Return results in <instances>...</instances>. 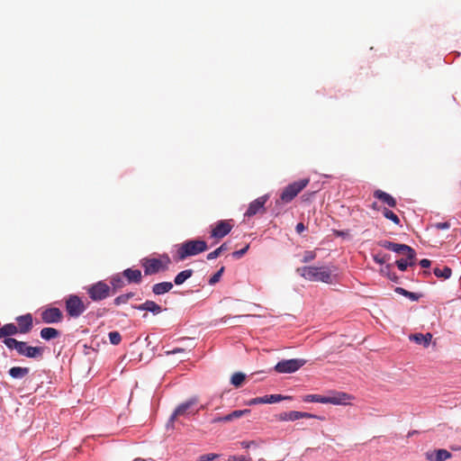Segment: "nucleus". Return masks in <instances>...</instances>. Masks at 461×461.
<instances>
[{
    "instance_id": "nucleus-7",
    "label": "nucleus",
    "mask_w": 461,
    "mask_h": 461,
    "mask_svg": "<svg viewBox=\"0 0 461 461\" xmlns=\"http://www.w3.org/2000/svg\"><path fill=\"white\" fill-rule=\"evenodd\" d=\"M306 364V360L303 358L283 359L276 363L274 370L279 374H292L298 371Z\"/></svg>"
},
{
    "instance_id": "nucleus-29",
    "label": "nucleus",
    "mask_w": 461,
    "mask_h": 461,
    "mask_svg": "<svg viewBox=\"0 0 461 461\" xmlns=\"http://www.w3.org/2000/svg\"><path fill=\"white\" fill-rule=\"evenodd\" d=\"M29 373V369L27 367H20V366H14L10 368L9 375L13 378H23Z\"/></svg>"
},
{
    "instance_id": "nucleus-33",
    "label": "nucleus",
    "mask_w": 461,
    "mask_h": 461,
    "mask_svg": "<svg viewBox=\"0 0 461 461\" xmlns=\"http://www.w3.org/2000/svg\"><path fill=\"white\" fill-rule=\"evenodd\" d=\"M134 295H135V294L132 292L120 294L117 297H115V299L113 300V304L116 306H119L121 304H125L128 303V301L130 299L133 298Z\"/></svg>"
},
{
    "instance_id": "nucleus-51",
    "label": "nucleus",
    "mask_w": 461,
    "mask_h": 461,
    "mask_svg": "<svg viewBox=\"0 0 461 461\" xmlns=\"http://www.w3.org/2000/svg\"><path fill=\"white\" fill-rule=\"evenodd\" d=\"M434 227L437 230H448L450 228V223L448 221L437 222L434 224Z\"/></svg>"
},
{
    "instance_id": "nucleus-42",
    "label": "nucleus",
    "mask_w": 461,
    "mask_h": 461,
    "mask_svg": "<svg viewBox=\"0 0 461 461\" xmlns=\"http://www.w3.org/2000/svg\"><path fill=\"white\" fill-rule=\"evenodd\" d=\"M249 244H247L244 248L239 249V250H235L231 253V256L233 258L235 259H239L240 258H242L249 250Z\"/></svg>"
},
{
    "instance_id": "nucleus-54",
    "label": "nucleus",
    "mask_w": 461,
    "mask_h": 461,
    "mask_svg": "<svg viewBox=\"0 0 461 461\" xmlns=\"http://www.w3.org/2000/svg\"><path fill=\"white\" fill-rule=\"evenodd\" d=\"M394 292L398 294H401V295L406 297V294H408L409 291L402 287L397 286L394 288Z\"/></svg>"
},
{
    "instance_id": "nucleus-8",
    "label": "nucleus",
    "mask_w": 461,
    "mask_h": 461,
    "mask_svg": "<svg viewBox=\"0 0 461 461\" xmlns=\"http://www.w3.org/2000/svg\"><path fill=\"white\" fill-rule=\"evenodd\" d=\"M141 267H143L145 276H152L167 270V264H163V261L157 258H142Z\"/></svg>"
},
{
    "instance_id": "nucleus-62",
    "label": "nucleus",
    "mask_w": 461,
    "mask_h": 461,
    "mask_svg": "<svg viewBox=\"0 0 461 461\" xmlns=\"http://www.w3.org/2000/svg\"><path fill=\"white\" fill-rule=\"evenodd\" d=\"M25 396V394H21V398H24Z\"/></svg>"
},
{
    "instance_id": "nucleus-12",
    "label": "nucleus",
    "mask_w": 461,
    "mask_h": 461,
    "mask_svg": "<svg viewBox=\"0 0 461 461\" xmlns=\"http://www.w3.org/2000/svg\"><path fill=\"white\" fill-rule=\"evenodd\" d=\"M283 400H292L291 396H284L282 394H267L261 397H256L249 401V405H255L258 403L272 404L279 402Z\"/></svg>"
},
{
    "instance_id": "nucleus-6",
    "label": "nucleus",
    "mask_w": 461,
    "mask_h": 461,
    "mask_svg": "<svg viewBox=\"0 0 461 461\" xmlns=\"http://www.w3.org/2000/svg\"><path fill=\"white\" fill-rule=\"evenodd\" d=\"M378 245L396 254H403L407 256V259H416V251L409 245L395 243L387 240L378 241Z\"/></svg>"
},
{
    "instance_id": "nucleus-4",
    "label": "nucleus",
    "mask_w": 461,
    "mask_h": 461,
    "mask_svg": "<svg viewBox=\"0 0 461 461\" xmlns=\"http://www.w3.org/2000/svg\"><path fill=\"white\" fill-rule=\"evenodd\" d=\"M309 182V178H303L286 185L280 194L281 202L285 203L292 202L297 194L308 185Z\"/></svg>"
},
{
    "instance_id": "nucleus-37",
    "label": "nucleus",
    "mask_w": 461,
    "mask_h": 461,
    "mask_svg": "<svg viewBox=\"0 0 461 461\" xmlns=\"http://www.w3.org/2000/svg\"><path fill=\"white\" fill-rule=\"evenodd\" d=\"M22 332H27L29 330V314L17 318Z\"/></svg>"
},
{
    "instance_id": "nucleus-5",
    "label": "nucleus",
    "mask_w": 461,
    "mask_h": 461,
    "mask_svg": "<svg viewBox=\"0 0 461 461\" xmlns=\"http://www.w3.org/2000/svg\"><path fill=\"white\" fill-rule=\"evenodd\" d=\"M65 308L67 314L70 318H78L86 310L82 299L77 294H69L65 300Z\"/></svg>"
},
{
    "instance_id": "nucleus-53",
    "label": "nucleus",
    "mask_w": 461,
    "mask_h": 461,
    "mask_svg": "<svg viewBox=\"0 0 461 461\" xmlns=\"http://www.w3.org/2000/svg\"><path fill=\"white\" fill-rule=\"evenodd\" d=\"M419 264L422 268H428L430 267L431 261L428 258H423L420 260Z\"/></svg>"
},
{
    "instance_id": "nucleus-3",
    "label": "nucleus",
    "mask_w": 461,
    "mask_h": 461,
    "mask_svg": "<svg viewBox=\"0 0 461 461\" xmlns=\"http://www.w3.org/2000/svg\"><path fill=\"white\" fill-rule=\"evenodd\" d=\"M86 291L93 302H100L112 295L111 287L103 280L86 286Z\"/></svg>"
},
{
    "instance_id": "nucleus-52",
    "label": "nucleus",
    "mask_w": 461,
    "mask_h": 461,
    "mask_svg": "<svg viewBox=\"0 0 461 461\" xmlns=\"http://www.w3.org/2000/svg\"><path fill=\"white\" fill-rule=\"evenodd\" d=\"M132 308L137 311L147 312V300L141 304L132 305Z\"/></svg>"
},
{
    "instance_id": "nucleus-30",
    "label": "nucleus",
    "mask_w": 461,
    "mask_h": 461,
    "mask_svg": "<svg viewBox=\"0 0 461 461\" xmlns=\"http://www.w3.org/2000/svg\"><path fill=\"white\" fill-rule=\"evenodd\" d=\"M229 249V246L227 244V242H223L219 248H217L216 249H214L213 251L210 252L209 254H207L206 256V258L208 260H212V259H215L217 258L222 252L226 251Z\"/></svg>"
},
{
    "instance_id": "nucleus-61",
    "label": "nucleus",
    "mask_w": 461,
    "mask_h": 461,
    "mask_svg": "<svg viewBox=\"0 0 461 461\" xmlns=\"http://www.w3.org/2000/svg\"><path fill=\"white\" fill-rule=\"evenodd\" d=\"M134 461H143L140 458H136Z\"/></svg>"
},
{
    "instance_id": "nucleus-25",
    "label": "nucleus",
    "mask_w": 461,
    "mask_h": 461,
    "mask_svg": "<svg viewBox=\"0 0 461 461\" xmlns=\"http://www.w3.org/2000/svg\"><path fill=\"white\" fill-rule=\"evenodd\" d=\"M301 419L300 411H291L282 412L278 416V420L281 421H295Z\"/></svg>"
},
{
    "instance_id": "nucleus-55",
    "label": "nucleus",
    "mask_w": 461,
    "mask_h": 461,
    "mask_svg": "<svg viewBox=\"0 0 461 461\" xmlns=\"http://www.w3.org/2000/svg\"><path fill=\"white\" fill-rule=\"evenodd\" d=\"M163 261V264H167V267H168V265L170 264L171 260L167 254H163L160 256V258Z\"/></svg>"
},
{
    "instance_id": "nucleus-10",
    "label": "nucleus",
    "mask_w": 461,
    "mask_h": 461,
    "mask_svg": "<svg viewBox=\"0 0 461 461\" xmlns=\"http://www.w3.org/2000/svg\"><path fill=\"white\" fill-rule=\"evenodd\" d=\"M41 321L45 324H57L63 321V312L58 307H47L41 312Z\"/></svg>"
},
{
    "instance_id": "nucleus-44",
    "label": "nucleus",
    "mask_w": 461,
    "mask_h": 461,
    "mask_svg": "<svg viewBox=\"0 0 461 461\" xmlns=\"http://www.w3.org/2000/svg\"><path fill=\"white\" fill-rule=\"evenodd\" d=\"M316 255L312 250H306L303 254L302 262L308 263L315 258Z\"/></svg>"
},
{
    "instance_id": "nucleus-46",
    "label": "nucleus",
    "mask_w": 461,
    "mask_h": 461,
    "mask_svg": "<svg viewBox=\"0 0 461 461\" xmlns=\"http://www.w3.org/2000/svg\"><path fill=\"white\" fill-rule=\"evenodd\" d=\"M228 461H251V457L249 456H229Z\"/></svg>"
},
{
    "instance_id": "nucleus-39",
    "label": "nucleus",
    "mask_w": 461,
    "mask_h": 461,
    "mask_svg": "<svg viewBox=\"0 0 461 461\" xmlns=\"http://www.w3.org/2000/svg\"><path fill=\"white\" fill-rule=\"evenodd\" d=\"M391 258V255L389 254H381L377 253L375 255H373V260L378 264V265H384L387 260H389Z\"/></svg>"
},
{
    "instance_id": "nucleus-35",
    "label": "nucleus",
    "mask_w": 461,
    "mask_h": 461,
    "mask_svg": "<svg viewBox=\"0 0 461 461\" xmlns=\"http://www.w3.org/2000/svg\"><path fill=\"white\" fill-rule=\"evenodd\" d=\"M383 215L384 218L392 221L396 225H399L401 222L400 218L393 211H391L387 208H384Z\"/></svg>"
},
{
    "instance_id": "nucleus-32",
    "label": "nucleus",
    "mask_w": 461,
    "mask_h": 461,
    "mask_svg": "<svg viewBox=\"0 0 461 461\" xmlns=\"http://www.w3.org/2000/svg\"><path fill=\"white\" fill-rule=\"evenodd\" d=\"M304 402H320L326 403L327 396L321 394H307L303 397Z\"/></svg>"
},
{
    "instance_id": "nucleus-20",
    "label": "nucleus",
    "mask_w": 461,
    "mask_h": 461,
    "mask_svg": "<svg viewBox=\"0 0 461 461\" xmlns=\"http://www.w3.org/2000/svg\"><path fill=\"white\" fill-rule=\"evenodd\" d=\"M197 402L196 398H191L182 403H180L176 409V414L186 415L189 414V410Z\"/></svg>"
},
{
    "instance_id": "nucleus-40",
    "label": "nucleus",
    "mask_w": 461,
    "mask_h": 461,
    "mask_svg": "<svg viewBox=\"0 0 461 461\" xmlns=\"http://www.w3.org/2000/svg\"><path fill=\"white\" fill-rule=\"evenodd\" d=\"M108 338H109V340H110V343L112 345H118L120 344L121 340H122V336L121 334L118 332V331H110L108 333Z\"/></svg>"
},
{
    "instance_id": "nucleus-41",
    "label": "nucleus",
    "mask_w": 461,
    "mask_h": 461,
    "mask_svg": "<svg viewBox=\"0 0 461 461\" xmlns=\"http://www.w3.org/2000/svg\"><path fill=\"white\" fill-rule=\"evenodd\" d=\"M220 457L219 454L210 453L204 454L198 457L197 461H215Z\"/></svg>"
},
{
    "instance_id": "nucleus-2",
    "label": "nucleus",
    "mask_w": 461,
    "mask_h": 461,
    "mask_svg": "<svg viewBox=\"0 0 461 461\" xmlns=\"http://www.w3.org/2000/svg\"><path fill=\"white\" fill-rule=\"evenodd\" d=\"M296 272L309 281L322 282L325 284H331L333 281L332 273L329 267H298Z\"/></svg>"
},
{
    "instance_id": "nucleus-27",
    "label": "nucleus",
    "mask_w": 461,
    "mask_h": 461,
    "mask_svg": "<svg viewBox=\"0 0 461 461\" xmlns=\"http://www.w3.org/2000/svg\"><path fill=\"white\" fill-rule=\"evenodd\" d=\"M434 275L438 278L448 279L451 276L452 269L449 267H435L433 269Z\"/></svg>"
},
{
    "instance_id": "nucleus-28",
    "label": "nucleus",
    "mask_w": 461,
    "mask_h": 461,
    "mask_svg": "<svg viewBox=\"0 0 461 461\" xmlns=\"http://www.w3.org/2000/svg\"><path fill=\"white\" fill-rule=\"evenodd\" d=\"M246 377H247V375L244 373L236 372L230 377V384L233 386L239 388L243 384V383L246 380Z\"/></svg>"
},
{
    "instance_id": "nucleus-16",
    "label": "nucleus",
    "mask_w": 461,
    "mask_h": 461,
    "mask_svg": "<svg viewBox=\"0 0 461 461\" xmlns=\"http://www.w3.org/2000/svg\"><path fill=\"white\" fill-rule=\"evenodd\" d=\"M426 459L429 461H445L452 456V454L444 448H438L433 452H427Z\"/></svg>"
},
{
    "instance_id": "nucleus-1",
    "label": "nucleus",
    "mask_w": 461,
    "mask_h": 461,
    "mask_svg": "<svg viewBox=\"0 0 461 461\" xmlns=\"http://www.w3.org/2000/svg\"><path fill=\"white\" fill-rule=\"evenodd\" d=\"M176 248L177 259L183 261L189 257H194L204 252L207 250L208 246L206 241L203 240L191 239L176 245Z\"/></svg>"
},
{
    "instance_id": "nucleus-26",
    "label": "nucleus",
    "mask_w": 461,
    "mask_h": 461,
    "mask_svg": "<svg viewBox=\"0 0 461 461\" xmlns=\"http://www.w3.org/2000/svg\"><path fill=\"white\" fill-rule=\"evenodd\" d=\"M392 265L387 264L381 269V274L385 276L389 280L395 284L400 283V277L393 272H392Z\"/></svg>"
},
{
    "instance_id": "nucleus-48",
    "label": "nucleus",
    "mask_w": 461,
    "mask_h": 461,
    "mask_svg": "<svg viewBox=\"0 0 461 461\" xmlns=\"http://www.w3.org/2000/svg\"><path fill=\"white\" fill-rule=\"evenodd\" d=\"M421 296H422L421 294L413 293V292H410V291L408 292V294H406V298L410 299L412 302L419 301L421 298Z\"/></svg>"
},
{
    "instance_id": "nucleus-15",
    "label": "nucleus",
    "mask_w": 461,
    "mask_h": 461,
    "mask_svg": "<svg viewBox=\"0 0 461 461\" xmlns=\"http://www.w3.org/2000/svg\"><path fill=\"white\" fill-rule=\"evenodd\" d=\"M122 276L126 279L128 284H140L142 280L141 271L135 268H126L122 272Z\"/></svg>"
},
{
    "instance_id": "nucleus-9",
    "label": "nucleus",
    "mask_w": 461,
    "mask_h": 461,
    "mask_svg": "<svg viewBox=\"0 0 461 461\" xmlns=\"http://www.w3.org/2000/svg\"><path fill=\"white\" fill-rule=\"evenodd\" d=\"M232 230L230 221L220 220L211 225L210 236L215 240H221L227 236Z\"/></svg>"
},
{
    "instance_id": "nucleus-11",
    "label": "nucleus",
    "mask_w": 461,
    "mask_h": 461,
    "mask_svg": "<svg viewBox=\"0 0 461 461\" xmlns=\"http://www.w3.org/2000/svg\"><path fill=\"white\" fill-rule=\"evenodd\" d=\"M270 197L269 194H266L262 196L258 197L249 203L246 212L244 213L245 217L250 218L255 216L260 212L265 211V205Z\"/></svg>"
},
{
    "instance_id": "nucleus-34",
    "label": "nucleus",
    "mask_w": 461,
    "mask_h": 461,
    "mask_svg": "<svg viewBox=\"0 0 461 461\" xmlns=\"http://www.w3.org/2000/svg\"><path fill=\"white\" fill-rule=\"evenodd\" d=\"M147 312L152 313L153 315H158L163 312V309L156 302L147 300Z\"/></svg>"
},
{
    "instance_id": "nucleus-59",
    "label": "nucleus",
    "mask_w": 461,
    "mask_h": 461,
    "mask_svg": "<svg viewBox=\"0 0 461 461\" xmlns=\"http://www.w3.org/2000/svg\"><path fill=\"white\" fill-rule=\"evenodd\" d=\"M249 315H237V316H234L233 318H236V319H242V318H247L249 317Z\"/></svg>"
},
{
    "instance_id": "nucleus-24",
    "label": "nucleus",
    "mask_w": 461,
    "mask_h": 461,
    "mask_svg": "<svg viewBox=\"0 0 461 461\" xmlns=\"http://www.w3.org/2000/svg\"><path fill=\"white\" fill-rule=\"evenodd\" d=\"M18 332V328L14 323H8L0 328V339L8 338Z\"/></svg>"
},
{
    "instance_id": "nucleus-58",
    "label": "nucleus",
    "mask_w": 461,
    "mask_h": 461,
    "mask_svg": "<svg viewBox=\"0 0 461 461\" xmlns=\"http://www.w3.org/2000/svg\"><path fill=\"white\" fill-rule=\"evenodd\" d=\"M336 235L339 237H345L348 235V232L345 230H338L336 231Z\"/></svg>"
},
{
    "instance_id": "nucleus-13",
    "label": "nucleus",
    "mask_w": 461,
    "mask_h": 461,
    "mask_svg": "<svg viewBox=\"0 0 461 461\" xmlns=\"http://www.w3.org/2000/svg\"><path fill=\"white\" fill-rule=\"evenodd\" d=\"M251 411L249 409H244V410H235L231 411L229 414H226L224 416H216L212 420V423H219V422H230L233 420L234 419H239L248 413H249Z\"/></svg>"
},
{
    "instance_id": "nucleus-47",
    "label": "nucleus",
    "mask_w": 461,
    "mask_h": 461,
    "mask_svg": "<svg viewBox=\"0 0 461 461\" xmlns=\"http://www.w3.org/2000/svg\"><path fill=\"white\" fill-rule=\"evenodd\" d=\"M180 416L179 414H176V411H174L172 412V414L170 415L167 422V429H173L174 428V422L176 421V418Z\"/></svg>"
},
{
    "instance_id": "nucleus-36",
    "label": "nucleus",
    "mask_w": 461,
    "mask_h": 461,
    "mask_svg": "<svg viewBox=\"0 0 461 461\" xmlns=\"http://www.w3.org/2000/svg\"><path fill=\"white\" fill-rule=\"evenodd\" d=\"M224 270H225V267H221L219 270H217L208 280V285H214L215 284H217L222 274L224 273Z\"/></svg>"
},
{
    "instance_id": "nucleus-50",
    "label": "nucleus",
    "mask_w": 461,
    "mask_h": 461,
    "mask_svg": "<svg viewBox=\"0 0 461 461\" xmlns=\"http://www.w3.org/2000/svg\"><path fill=\"white\" fill-rule=\"evenodd\" d=\"M300 415H301V419H303V418L318 419V420H322L323 419L322 417L318 416L316 414H312V413H310V412H304V411H300Z\"/></svg>"
},
{
    "instance_id": "nucleus-18",
    "label": "nucleus",
    "mask_w": 461,
    "mask_h": 461,
    "mask_svg": "<svg viewBox=\"0 0 461 461\" xmlns=\"http://www.w3.org/2000/svg\"><path fill=\"white\" fill-rule=\"evenodd\" d=\"M374 197L382 201L383 203H386L390 207H395L396 206V199L393 197L390 194L383 191V190H375L374 192Z\"/></svg>"
},
{
    "instance_id": "nucleus-14",
    "label": "nucleus",
    "mask_w": 461,
    "mask_h": 461,
    "mask_svg": "<svg viewBox=\"0 0 461 461\" xmlns=\"http://www.w3.org/2000/svg\"><path fill=\"white\" fill-rule=\"evenodd\" d=\"M352 397L343 392H334L332 395L327 396L326 403L333 405H346Z\"/></svg>"
},
{
    "instance_id": "nucleus-57",
    "label": "nucleus",
    "mask_w": 461,
    "mask_h": 461,
    "mask_svg": "<svg viewBox=\"0 0 461 461\" xmlns=\"http://www.w3.org/2000/svg\"><path fill=\"white\" fill-rule=\"evenodd\" d=\"M305 229H306V227L304 226V224L303 222H299L295 226V230L297 233L303 232Z\"/></svg>"
},
{
    "instance_id": "nucleus-38",
    "label": "nucleus",
    "mask_w": 461,
    "mask_h": 461,
    "mask_svg": "<svg viewBox=\"0 0 461 461\" xmlns=\"http://www.w3.org/2000/svg\"><path fill=\"white\" fill-rule=\"evenodd\" d=\"M15 350L25 357H29V345L26 342L18 341Z\"/></svg>"
},
{
    "instance_id": "nucleus-22",
    "label": "nucleus",
    "mask_w": 461,
    "mask_h": 461,
    "mask_svg": "<svg viewBox=\"0 0 461 461\" xmlns=\"http://www.w3.org/2000/svg\"><path fill=\"white\" fill-rule=\"evenodd\" d=\"M194 274V270L191 268L185 269L181 272H179L175 277L174 281L172 282L176 285H183L187 279H189Z\"/></svg>"
},
{
    "instance_id": "nucleus-23",
    "label": "nucleus",
    "mask_w": 461,
    "mask_h": 461,
    "mask_svg": "<svg viewBox=\"0 0 461 461\" xmlns=\"http://www.w3.org/2000/svg\"><path fill=\"white\" fill-rule=\"evenodd\" d=\"M431 334L430 333H415L410 336V339L413 340L419 345L428 346L431 340Z\"/></svg>"
},
{
    "instance_id": "nucleus-45",
    "label": "nucleus",
    "mask_w": 461,
    "mask_h": 461,
    "mask_svg": "<svg viewBox=\"0 0 461 461\" xmlns=\"http://www.w3.org/2000/svg\"><path fill=\"white\" fill-rule=\"evenodd\" d=\"M4 343L8 348L15 349V347H17L18 344V340L12 338H5L4 339Z\"/></svg>"
},
{
    "instance_id": "nucleus-19",
    "label": "nucleus",
    "mask_w": 461,
    "mask_h": 461,
    "mask_svg": "<svg viewBox=\"0 0 461 461\" xmlns=\"http://www.w3.org/2000/svg\"><path fill=\"white\" fill-rule=\"evenodd\" d=\"M61 335L60 331L52 327H45L41 330L40 336L45 341H50L59 338Z\"/></svg>"
},
{
    "instance_id": "nucleus-49",
    "label": "nucleus",
    "mask_w": 461,
    "mask_h": 461,
    "mask_svg": "<svg viewBox=\"0 0 461 461\" xmlns=\"http://www.w3.org/2000/svg\"><path fill=\"white\" fill-rule=\"evenodd\" d=\"M240 446L242 447V448L248 449V448H250V447H258V444L256 441H254V440H251V441H241L240 442Z\"/></svg>"
},
{
    "instance_id": "nucleus-17",
    "label": "nucleus",
    "mask_w": 461,
    "mask_h": 461,
    "mask_svg": "<svg viewBox=\"0 0 461 461\" xmlns=\"http://www.w3.org/2000/svg\"><path fill=\"white\" fill-rule=\"evenodd\" d=\"M174 287V284L168 281H163L154 284L151 287V292L154 295L160 296L170 292Z\"/></svg>"
},
{
    "instance_id": "nucleus-60",
    "label": "nucleus",
    "mask_w": 461,
    "mask_h": 461,
    "mask_svg": "<svg viewBox=\"0 0 461 461\" xmlns=\"http://www.w3.org/2000/svg\"><path fill=\"white\" fill-rule=\"evenodd\" d=\"M30 323H31V329H32V316H31Z\"/></svg>"
},
{
    "instance_id": "nucleus-56",
    "label": "nucleus",
    "mask_w": 461,
    "mask_h": 461,
    "mask_svg": "<svg viewBox=\"0 0 461 461\" xmlns=\"http://www.w3.org/2000/svg\"><path fill=\"white\" fill-rule=\"evenodd\" d=\"M184 351H185V349L182 348H175L172 350L167 351L166 354L167 355H175V354L181 353V352H184Z\"/></svg>"
},
{
    "instance_id": "nucleus-31",
    "label": "nucleus",
    "mask_w": 461,
    "mask_h": 461,
    "mask_svg": "<svg viewBox=\"0 0 461 461\" xmlns=\"http://www.w3.org/2000/svg\"><path fill=\"white\" fill-rule=\"evenodd\" d=\"M415 264V259H407V257L405 258H400L395 261V265L397 266L398 269L400 271H405L408 267H412Z\"/></svg>"
},
{
    "instance_id": "nucleus-43",
    "label": "nucleus",
    "mask_w": 461,
    "mask_h": 461,
    "mask_svg": "<svg viewBox=\"0 0 461 461\" xmlns=\"http://www.w3.org/2000/svg\"><path fill=\"white\" fill-rule=\"evenodd\" d=\"M44 351L43 347H32L31 346V358H37L42 356Z\"/></svg>"
},
{
    "instance_id": "nucleus-21",
    "label": "nucleus",
    "mask_w": 461,
    "mask_h": 461,
    "mask_svg": "<svg viewBox=\"0 0 461 461\" xmlns=\"http://www.w3.org/2000/svg\"><path fill=\"white\" fill-rule=\"evenodd\" d=\"M110 284L112 285V287H111L112 295L114 294L117 290L122 288L125 285V283L122 277V274L113 275L110 278Z\"/></svg>"
}]
</instances>
